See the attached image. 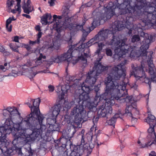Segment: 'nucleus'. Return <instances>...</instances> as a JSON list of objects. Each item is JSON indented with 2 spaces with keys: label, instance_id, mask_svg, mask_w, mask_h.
Masks as SVG:
<instances>
[{
  "label": "nucleus",
  "instance_id": "obj_1",
  "mask_svg": "<svg viewBox=\"0 0 156 156\" xmlns=\"http://www.w3.org/2000/svg\"><path fill=\"white\" fill-rule=\"evenodd\" d=\"M147 5V2L146 0H123V2L117 7L115 5L113 9L114 15H115L117 16H119V18H124L125 21L126 17L133 18V20L132 23L133 26L129 29L125 27L123 29L125 28H127L129 30L128 34L129 35L132 34L133 31L134 33H137L138 35L133 36L131 39V42L133 43L141 44L140 49L136 46H129L126 44L127 40L125 42V44L129 46V50L124 55L128 54V56H129L132 58L136 59L140 57V59H142L141 62V67L138 66L136 63L131 64L132 70L130 74V76H134V74L132 73L133 71L132 67L133 64L136 65L137 68H142L143 71H144V69L146 70V68L145 67L147 63L148 66V69L150 67V64H153L152 57L153 51H147L152 40L151 36L143 31L141 27V25L140 23L133 24L134 19H140L144 23L145 26L152 27L153 28L156 29V24L151 18L147 17V14L145 13L147 11H144V8L146 7ZM124 38L127 39L125 37L122 39Z\"/></svg>",
  "mask_w": 156,
  "mask_h": 156
},
{
  "label": "nucleus",
  "instance_id": "obj_2",
  "mask_svg": "<svg viewBox=\"0 0 156 156\" xmlns=\"http://www.w3.org/2000/svg\"><path fill=\"white\" fill-rule=\"evenodd\" d=\"M30 102L26 103L30 108L31 112L24 117H22L16 109L10 107H8L10 112V118L7 119L4 123V125L1 126L0 130H3L5 134H10L12 132H20L16 131L15 128V125H19L22 126V123L27 124L29 126H33V129L35 127L34 123L36 114L39 112V107L41 100L39 98L35 99H30ZM32 129H29L31 131Z\"/></svg>",
  "mask_w": 156,
  "mask_h": 156
},
{
  "label": "nucleus",
  "instance_id": "obj_3",
  "mask_svg": "<svg viewBox=\"0 0 156 156\" xmlns=\"http://www.w3.org/2000/svg\"><path fill=\"white\" fill-rule=\"evenodd\" d=\"M106 0L103 1H100L99 5L100 6L97 8L93 12L92 14L93 18V21L92 23V25L89 27V32H86L83 29V26L85 24L87 19L83 16L82 19V23L80 25L78 24L76 22H74L73 24H76L78 25L82 26L81 29H79L75 31L73 30H70L71 33H74L79 30H82L83 32L82 35L87 37L89 33L93 30L97 26H99L101 23H104L107 20L109 19L114 15L113 13V9L115 7V4L114 3L111 2H109L108 4H105L106 3Z\"/></svg>",
  "mask_w": 156,
  "mask_h": 156
},
{
  "label": "nucleus",
  "instance_id": "obj_4",
  "mask_svg": "<svg viewBox=\"0 0 156 156\" xmlns=\"http://www.w3.org/2000/svg\"><path fill=\"white\" fill-rule=\"evenodd\" d=\"M126 62L125 60L124 62L112 68L111 73L105 80L106 87L105 93L101 95L100 94L99 91L100 90V84L94 86V89L96 94L95 97L99 99V102H101V100L105 101V99L111 98L116 82L122 77L123 79L125 78L126 76V72L124 68V65Z\"/></svg>",
  "mask_w": 156,
  "mask_h": 156
},
{
  "label": "nucleus",
  "instance_id": "obj_5",
  "mask_svg": "<svg viewBox=\"0 0 156 156\" xmlns=\"http://www.w3.org/2000/svg\"><path fill=\"white\" fill-rule=\"evenodd\" d=\"M39 112L36 115L34 119V123L35 127L34 129H31L34 135L37 138L39 136L43 138L46 141H49V137L53 131H59L60 130V124L56 123V119L55 122L53 121H49L48 122L49 125V127L46 129V126L43 123V120L45 117L43 115L41 114L39 109Z\"/></svg>",
  "mask_w": 156,
  "mask_h": 156
},
{
  "label": "nucleus",
  "instance_id": "obj_6",
  "mask_svg": "<svg viewBox=\"0 0 156 156\" xmlns=\"http://www.w3.org/2000/svg\"><path fill=\"white\" fill-rule=\"evenodd\" d=\"M15 130L20 132L12 133L14 137L12 144L15 148V152L17 153L18 156H23V155L21 148L18 147L20 144L23 142H31L35 140L37 137L33 132L30 134L27 133L29 129H33V126H29L27 124L23 123H22V126H19L18 124L15 125Z\"/></svg>",
  "mask_w": 156,
  "mask_h": 156
},
{
  "label": "nucleus",
  "instance_id": "obj_7",
  "mask_svg": "<svg viewBox=\"0 0 156 156\" xmlns=\"http://www.w3.org/2000/svg\"><path fill=\"white\" fill-rule=\"evenodd\" d=\"M127 39L124 38L123 39H120L119 37H113L110 41H103V42L98 43L99 48L97 49L96 53L98 56V61L99 62L103 57V55H100L101 51L102 50L103 48L106 45H111L112 47L115 48L114 49L115 54L113 58L115 59H119L121 57H124V55L129 50V46L125 44Z\"/></svg>",
  "mask_w": 156,
  "mask_h": 156
},
{
  "label": "nucleus",
  "instance_id": "obj_8",
  "mask_svg": "<svg viewBox=\"0 0 156 156\" xmlns=\"http://www.w3.org/2000/svg\"><path fill=\"white\" fill-rule=\"evenodd\" d=\"M108 67L103 66L101 62L96 63L92 70L90 71L87 74V78L85 82H83L81 85V89L82 91L81 96L85 95V98H88V94L91 90H93V86L96 82L98 76L102 72L107 70Z\"/></svg>",
  "mask_w": 156,
  "mask_h": 156
},
{
  "label": "nucleus",
  "instance_id": "obj_9",
  "mask_svg": "<svg viewBox=\"0 0 156 156\" xmlns=\"http://www.w3.org/2000/svg\"><path fill=\"white\" fill-rule=\"evenodd\" d=\"M115 16L117 17V20L114 23L112 27L110 28V30L102 29L98 32V34H99L101 41H106V39L108 37H110L112 36V39L114 37L116 38L118 37L114 35V34L116 32L123 30V28L125 27H126L129 29L133 26L132 24V22L133 20V18L126 17L125 21L124 18H119V16H116L115 14L113 16Z\"/></svg>",
  "mask_w": 156,
  "mask_h": 156
},
{
  "label": "nucleus",
  "instance_id": "obj_10",
  "mask_svg": "<svg viewBox=\"0 0 156 156\" xmlns=\"http://www.w3.org/2000/svg\"><path fill=\"white\" fill-rule=\"evenodd\" d=\"M81 93L78 97H75L74 102V106L71 112V114L74 116V121L77 125L80 124L82 122L88 120L90 117L89 115L91 112L88 111L87 112L85 110V106L84 105L85 102V95L82 97L80 95Z\"/></svg>",
  "mask_w": 156,
  "mask_h": 156
},
{
  "label": "nucleus",
  "instance_id": "obj_11",
  "mask_svg": "<svg viewBox=\"0 0 156 156\" xmlns=\"http://www.w3.org/2000/svg\"><path fill=\"white\" fill-rule=\"evenodd\" d=\"M150 65L149 69L146 68V71L151 75V79L147 76L145 73V71H143L142 68H137V66L134 64H133L132 67L133 70L132 73L134 74L136 80L137 81L140 80L142 83H147L151 88V82L156 83V69L154 64H151Z\"/></svg>",
  "mask_w": 156,
  "mask_h": 156
},
{
  "label": "nucleus",
  "instance_id": "obj_12",
  "mask_svg": "<svg viewBox=\"0 0 156 156\" xmlns=\"http://www.w3.org/2000/svg\"><path fill=\"white\" fill-rule=\"evenodd\" d=\"M127 83H125L121 81L120 79L116 83L111 98L114 100H116L118 102L122 103L126 102L127 103L130 102L133 97L128 96L127 90L126 89Z\"/></svg>",
  "mask_w": 156,
  "mask_h": 156
},
{
  "label": "nucleus",
  "instance_id": "obj_13",
  "mask_svg": "<svg viewBox=\"0 0 156 156\" xmlns=\"http://www.w3.org/2000/svg\"><path fill=\"white\" fill-rule=\"evenodd\" d=\"M69 7L68 6H65L63 7V10L62 16H57V19L60 20L62 18L64 20L62 25L66 28H68L69 30H73L75 31L79 29H81L82 26H79L76 24H73L74 22L71 21L72 18L70 17V12L69 10Z\"/></svg>",
  "mask_w": 156,
  "mask_h": 156
},
{
  "label": "nucleus",
  "instance_id": "obj_14",
  "mask_svg": "<svg viewBox=\"0 0 156 156\" xmlns=\"http://www.w3.org/2000/svg\"><path fill=\"white\" fill-rule=\"evenodd\" d=\"M105 101L99 105L98 113L100 117H105L108 114H111L112 112V106L115 102L114 100L111 98L105 99Z\"/></svg>",
  "mask_w": 156,
  "mask_h": 156
},
{
  "label": "nucleus",
  "instance_id": "obj_15",
  "mask_svg": "<svg viewBox=\"0 0 156 156\" xmlns=\"http://www.w3.org/2000/svg\"><path fill=\"white\" fill-rule=\"evenodd\" d=\"M80 49L78 47L77 48H74L72 51V56L70 62H68V65L72 64L74 66L78 61H81V62L82 64V66L85 67L87 65V61L84 55L83 51H79Z\"/></svg>",
  "mask_w": 156,
  "mask_h": 156
},
{
  "label": "nucleus",
  "instance_id": "obj_16",
  "mask_svg": "<svg viewBox=\"0 0 156 156\" xmlns=\"http://www.w3.org/2000/svg\"><path fill=\"white\" fill-rule=\"evenodd\" d=\"M77 44H75L73 46H72L67 51L62 54L57 56H52L50 60L52 62H56L59 63L64 61L70 62L72 56V51L75 47H76Z\"/></svg>",
  "mask_w": 156,
  "mask_h": 156
},
{
  "label": "nucleus",
  "instance_id": "obj_17",
  "mask_svg": "<svg viewBox=\"0 0 156 156\" xmlns=\"http://www.w3.org/2000/svg\"><path fill=\"white\" fill-rule=\"evenodd\" d=\"M146 122L149 124L150 127L147 130L148 139H151L153 140L152 144L156 142V134L154 130V125L156 121L155 116L151 114H148L147 118L146 119Z\"/></svg>",
  "mask_w": 156,
  "mask_h": 156
},
{
  "label": "nucleus",
  "instance_id": "obj_18",
  "mask_svg": "<svg viewBox=\"0 0 156 156\" xmlns=\"http://www.w3.org/2000/svg\"><path fill=\"white\" fill-rule=\"evenodd\" d=\"M89 94V93H88V98L87 99L85 100V102L84 104V105L85 106V108L86 107L87 108L90 110V112H92L91 113H93L92 109L93 108L95 109L96 106L97 105H99L102 102V100L101 102H99L100 101L97 97H95L93 99L92 98H90Z\"/></svg>",
  "mask_w": 156,
  "mask_h": 156
},
{
  "label": "nucleus",
  "instance_id": "obj_19",
  "mask_svg": "<svg viewBox=\"0 0 156 156\" xmlns=\"http://www.w3.org/2000/svg\"><path fill=\"white\" fill-rule=\"evenodd\" d=\"M97 43V41L94 40L93 38L90 39L89 41L86 43H82L78 47L79 49V51H83L84 56L86 57H88L90 56V50L89 47L92 45Z\"/></svg>",
  "mask_w": 156,
  "mask_h": 156
},
{
  "label": "nucleus",
  "instance_id": "obj_20",
  "mask_svg": "<svg viewBox=\"0 0 156 156\" xmlns=\"http://www.w3.org/2000/svg\"><path fill=\"white\" fill-rule=\"evenodd\" d=\"M85 136L89 144V147L91 150L94 147L95 145H96L97 148H98L101 144V143L99 144L98 142L97 137L94 136L92 132H89Z\"/></svg>",
  "mask_w": 156,
  "mask_h": 156
},
{
  "label": "nucleus",
  "instance_id": "obj_21",
  "mask_svg": "<svg viewBox=\"0 0 156 156\" xmlns=\"http://www.w3.org/2000/svg\"><path fill=\"white\" fill-rule=\"evenodd\" d=\"M62 147L66 148L69 147L71 153L69 154V156H81V154L80 153V149H78V147L72 144L70 140H69L66 144H62Z\"/></svg>",
  "mask_w": 156,
  "mask_h": 156
},
{
  "label": "nucleus",
  "instance_id": "obj_22",
  "mask_svg": "<svg viewBox=\"0 0 156 156\" xmlns=\"http://www.w3.org/2000/svg\"><path fill=\"white\" fill-rule=\"evenodd\" d=\"M61 109L62 107L60 104L55 105L52 108L51 115L50 118H48L47 119V122H49V121H53V122H55L57 116L59 114Z\"/></svg>",
  "mask_w": 156,
  "mask_h": 156
},
{
  "label": "nucleus",
  "instance_id": "obj_23",
  "mask_svg": "<svg viewBox=\"0 0 156 156\" xmlns=\"http://www.w3.org/2000/svg\"><path fill=\"white\" fill-rule=\"evenodd\" d=\"M26 66L27 67H30L31 68V69L29 70V75H28V77L31 80H33V78L39 72L35 73L33 71L32 69L34 67V66L33 65V64L30 60H29L27 61V62L25 64L22 66V68L25 69H27L28 68L25 67Z\"/></svg>",
  "mask_w": 156,
  "mask_h": 156
},
{
  "label": "nucleus",
  "instance_id": "obj_24",
  "mask_svg": "<svg viewBox=\"0 0 156 156\" xmlns=\"http://www.w3.org/2000/svg\"><path fill=\"white\" fill-rule=\"evenodd\" d=\"M75 133V132H73L72 135L70 136L69 135V132L68 130L67 131L63 130L62 132V137L61 138L59 142L62 145V143L66 144V142H68L69 140H70Z\"/></svg>",
  "mask_w": 156,
  "mask_h": 156
},
{
  "label": "nucleus",
  "instance_id": "obj_25",
  "mask_svg": "<svg viewBox=\"0 0 156 156\" xmlns=\"http://www.w3.org/2000/svg\"><path fill=\"white\" fill-rule=\"evenodd\" d=\"M67 71L68 69L67 67L66 69V74L65 78V82L66 84H70V86L73 87L75 85L74 81L76 80V78L74 76H71L69 75Z\"/></svg>",
  "mask_w": 156,
  "mask_h": 156
},
{
  "label": "nucleus",
  "instance_id": "obj_26",
  "mask_svg": "<svg viewBox=\"0 0 156 156\" xmlns=\"http://www.w3.org/2000/svg\"><path fill=\"white\" fill-rule=\"evenodd\" d=\"M31 3V2L30 0H27L26 3L25 1L24 2V4L22 6L24 12L29 14L34 10L33 6L30 5Z\"/></svg>",
  "mask_w": 156,
  "mask_h": 156
},
{
  "label": "nucleus",
  "instance_id": "obj_27",
  "mask_svg": "<svg viewBox=\"0 0 156 156\" xmlns=\"http://www.w3.org/2000/svg\"><path fill=\"white\" fill-rule=\"evenodd\" d=\"M72 87L70 86V84H65L63 85H62L60 88L62 91L61 94L59 95L58 97L60 100L63 99L64 98V95L65 94H66L68 90L71 88Z\"/></svg>",
  "mask_w": 156,
  "mask_h": 156
},
{
  "label": "nucleus",
  "instance_id": "obj_28",
  "mask_svg": "<svg viewBox=\"0 0 156 156\" xmlns=\"http://www.w3.org/2000/svg\"><path fill=\"white\" fill-rule=\"evenodd\" d=\"M53 20L55 21L56 23L54 25L55 30L57 31L58 34H60L61 30L62 29V23L59 22V21L57 20V16L54 15L53 16Z\"/></svg>",
  "mask_w": 156,
  "mask_h": 156
},
{
  "label": "nucleus",
  "instance_id": "obj_29",
  "mask_svg": "<svg viewBox=\"0 0 156 156\" xmlns=\"http://www.w3.org/2000/svg\"><path fill=\"white\" fill-rule=\"evenodd\" d=\"M2 133V135H0V156H2V154H4V153L1 147L5 145L7 141L6 138L7 134H5V133Z\"/></svg>",
  "mask_w": 156,
  "mask_h": 156
},
{
  "label": "nucleus",
  "instance_id": "obj_30",
  "mask_svg": "<svg viewBox=\"0 0 156 156\" xmlns=\"http://www.w3.org/2000/svg\"><path fill=\"white\" fill-rule=\"evenodd\" d=\"M122 116L121 113H116L111 119L107 120V122L109 125L112 126L114 128L117 119L119 118H121Z\"/></svg>",
  "mask_w": 156,
  "mask_h": 156
},
{
  "label": "nucleus",
  "instance_id": "obj_31",
  "mask_svg": "<svg viewBox=\"0 0 156 156\" xmlns=\"http://www.w3.org/2000/svg\"><path fill=\"white\" fill-rule=\"evenodd\" d=\"M16 1L17 2V4L14 7L15 9H11V12L13 14H15L16 13V12H17L18 14L20 15L21 12L20 4L21 0H16Z\"/></svg>",
  "mask_w": 156,
  "mask_h": 156
},
{
  "label": "nucleus",
  "instance_id": "obj_32",
  "mask_svg": "<svg viewBox=\"0 0 156 156\" xmlns=\"http://www.w3.org/2000/svg\"><path fill=\"white\" fill-rule=\"evenodd\" d=\"M5 147L6 149V151L4 152V155L5 156H10V155L14 154V152H15V148L14 149L13 147H11L8 148L5 146Z\"/></svg>",
  "mask_w": 156,
  "mask_h": 156
},
{
  "label": "nucleus",
  "instance_id": "obj_33",
  "mask_svg": "<svg viewBox=\"0 0 156 156\" xmlns=\"http://www.w3.org/2000/svg\"><path fill=\"white\" fill-rule=\"evenodd\" d=\"M147 140H148V142L147 143V144H145V145H142L141 144H140L141 142H140V141L139 140L137 141V143L138 144H140V147H143V148H144V147H147L148 146H150L152 144H156V142H154V143H153L152 144H151V143L153 142V140H152L151 139H148V138H147Z\"/></svg>",
  "mask_w": 156,
  "mask_h": 156
},
{
  "label": "nucleus",
  "instance_id": "obj_34",
  "mask_svg": "<svg viewBox=\"0 0 156 156\" xmlns=\"http://www.w3.org/2000/svg\"><path fill=\"white\" fill-rule=\"evenodd\" d=\"M50 17V18H51V16H49V15L48 13H46L45 15L42 18H41V22L43 24L47 25L48 23L47 20Z\"/></svg>",
  "mask_w": 156,
  "mask_h": 156
},
{
  "label": "nucleus",
  "instance_id": "obj_35",
  "mask_svg": "<svg viewBox=\"0 0 156 156\" xmlns=\"http://www.w3.org/2000/svg\"><path fill=\"white\" fill-rule=\"evenodd\" d=\"M3 116L5 117L6 120L7 119L10 118V112L9 109H8V107L6 109L3 110Z\"/></svg>",
  "mask_w": 156,
  "mask_h": 156
},
{
  "label": "nucleus",
  "instance_id": "obj_36",
  "mask_svg": "<svg viewBox=\"0 0 156 156\" xmlns=\"http://www.w3.org/2000/svg\"><path fill=\"white\" fill-rule=\"evenodd\" d=\"M87 144L89 145V144L85 136H82L81 137V145H82L84 147V146Z\"/></svg>",
  "mask_w": 156,
  "mask_h": 156
},
{
  "label": "nucleus",
  "instance_id": "obj_37",
  "mask_svg": "<svg viewBox=\"0 0 156 156\" xmlns=\"http://www.w3.org/2000/svg\"><path fill=\"white\" fill-rule=\"evenodd\" d=\"M73 103V102L72 101L70 103H69L68 101H66V100H65L64 103V106H63V108L62 110H65V108H66L67 110L69 109L71 107V105Z\"/></svg>",
  "mask_w": 156,
  "mask_h": 156
},
{
  "label": "nucleus",
  "instance_id": "obj_38",
  "mask_svg": "<svg viewBox=\"0 0 156 156\" xmlns=\"http://www.w3.org/2000/svg\"><path fill=\"white\" fill-rule=\"evenodd\" d=\"M15 2L14 0H7L6 2V5L8 8L9 9H11V7L12 6L13 4Z\"/></svg>",
  "mask_w": 156,
  "mask_h": 156
},
{
  "label": "nucleus",
  "instance_id": "obj_39",
  "mask_svg": "<svg viewBox=\"0 0 156 156\" xmlns=\"http://www.w3.org/2000/svg\"><path fill=\"white\" fill-rule=\"evenodd\" d=\"M106 54L108 56H111L112 55V52L111 49L107 48L105 49Z\"/></svg>",
  "mask_w": 156,
  "mask_h": 156
},
{
  "label": "nucleus",
  "instance_id": "obj_40",
  "mask_svg": "<svg viewBox=\"0 0 156 156\" xmlns=\"http://www.w3.org/2000/svg\"><path fill=\"white\" fill-rule=\"evenodd\" d=\"M93 38L94 39V40L95 41V42L97 41V43L98 42L100 41H101V38L100 37L99 34H98V33Z\"/></svg>",
  "mask_w": 156,
  "mask_h": 156
},
{
  "label": "nucleus",
  "instance_id": "obj_41",
  "mask_svg": "<svg viewBox=\"0 0 156 156\" xmlns=\"http://www.w3.org/2000/svg\"><path fill=\"white\" fill-rule=\"evenodd\" d=\"M132 108V106L131 105L127 106L125 109V112L126 113L129 114V115L131 116L132 117V114L131 112H130V110L129 109V108Z\"/></svg>",
  "mask_w": 156,
  "mask_h": 156
},
{
  "label": "nucleus",
  "instance_id": "obj_42",
  "mask_svg": "<svg viewBox=\"0 0 156 156\" xmlns=\"http://www.w3.org/2000/svg\"><path fill=\"white\" fill-rule=\"evenodd\" d=\"M61 154H62V156H69L68 155L67 150H66L65 149H64V150L62 151Z\"/></svg>",
  "mask_w": 156,
  "mask_h": 156
},
{
  "label": "nucleus",
  "instance_id": "obj_43",
  "mask_svg": "<svg viewBox=\"0 0 156 156\" xmlns=\"http://www.w3.org/2000/svg\"><path fill=\"white\" fill-rule=\"evenodd\" d=\"M42 33L41 31L39 32L37 35V41H39L40 42V38L41 37L42 35Z\"/></svg>",
  "mask_w": 156,
  "mask_h": 156
},
{
  "label": "nucleus",
  "instance_id": "obj_44",
  "mask_svg": "<svg viewBox=\"0 0 156 156\" xmlns=\"http://www.w3.org/2000/svg\"><path fill=\"white\" fill-rule=\"evenodd\" d=\"M19 73L18 71L12 70V71L11 76L16 77L18 76Z\"/></svg>",
  "mask_w": 156,
  "mask_h": 156
},
{
  "label": "nucleus",
  "instance_id": "obj_45",
  "mask_svg": "<svg viewBox=\"0 0 156 156\" xmlns=\"http://www.w3.org/2000/svg\"><path fill=\"white\" fill-rule=\"evenodd\" d=\"M37 41V40H36L35 41H33L30 40L29 42V44L30 45H31V44L34 45L36 44H39L40 43V42H39V41L38 42Z\"/></svg>",
  "mask_w": 156,
  "mask_h": 156
},
{
  "label": "nucleus",
  "instance_id": "obj_46",
  "mask_svg": "<svg viewBox=\"0 0 156 156\" xmlns=\"http://www.w3.org/2000/svg\"><path fill=\"white\" fill-rule=\"evenodd\" d=\"M48 88L49 89V91L50 92H52L54 91L55 89L54 87L52 85H49L48 86Z\"/></svg>",
  "mask_w": 156,
  "mask_h": 156
},
{
  "label": "nucleus",
  "instance_id": "obj_47",
  "mask_svg": "<svg viewBox=\"0 0 156 156\" xmlns=\"http://www.w3.org/2000/svg\"><path fill=\"white\" fill-rule=\"evenodd\" d=\"M12 21V20H11V17H10L6 20V26L8 27V25H9Z\"/></svg>",
  "mask_w": 156,
  "mask_h": 156
},
{
  "label": "nucleus",
  "instance_id": "obj_48",
  "mask_svg": "<svg viewBox=\"0 0 156 156\" xmlns=\"http://www.w3.org/2000/svg\"><path fill=\"white\" fill-rule=\"evenodd\" d=\"M6 27L7 31L9 32H10L12 30V25H8V27L6 25Z\"/></svg>",
  "mask_w": 156,
  "mask_h": 156
},
{
  "label": "nucleus",
  "instance_id": "obj_49",
  "mask_svg": "<svg viewBox=\"0 0 156 156\" xmlns=\"http://www.w3.org/2000/svg\"><path fill=\"white\" fill-rule=\"evenodd\" d=\"M19 38L18 36H15L13 37V39L12 41L16 42H19Z\"/></svg>",
  "mask_w": 156,
  "mask_h": 156
},
{
  "label": "nucleus",
  "instance_id": "obj_50",
  "mask_svg": "<svg viewBox=\"0 0 156 156\" xmlns=\"http://www.w3.org/2000/svg\"><path fill=\"white\" fill-rule=\"evenodd\" d=\"M34 152V150L31 149H30V150L28 151L29 154L28 156H32Z\"/></svg>",
  "mask_w": 156,
  "mask_h": 156
},
{
  "label": "nucleus",
  "instance_id": "obj_51",
  "mask_svg": "<svg viewBox=\"0 0 156 156\" xmlns=\"http://www.w3.org/2000/svg\"><path fill=\"white\" fill-rule=\"evenodd\" d=\"M85 130L84 129H83L81 132H80L79 134V135L81 136L82 137V136H85L84 135Z\"/></svg>",
  "mask_w": 156,
  "mask_h": 156
},
{
  "label": "nucleus",
  "instance_id": "obj_52",
  "mask_svg": "<svg viewBox=\"0 0 156 156\" xmlns=\"http://www.w3.org/2000/svg\"><path fill=\"white\" fill-rule=\"evenodd\" d=\"M25 45L24 48L26 49L28 51H29L31 47L29 46L28 44H24Z\"/></svg>",
  "mask_w": 156,
  "mask_h": 156
},
{
  "label": "nucleus",
  "instance_id": "obj_53",
  "mask_svg": "<svg viewBox=\"0 0 156 156\" xmlns=\"http://www.w3.org/2000/svg\"><path fill=\"white\" fill-rule=\"evenodd\" d=\"M149 156H156V153L154 151H152L149 154Z\"/></svg>",
  "mask_w": 156,
  "mask_h": 156
},
{
  "label": "nucleus",
  "instance_id": "obj_54",
  "mask_svg": "<svg viewBox=\"0 0 156 156\" xmlns=\"http://www.w3.org/2000/svg\"><path fill=\"white\" fill-rule=\"evenodd\" d=\"M28 14H22V16H23L27 18L30 19L31 18L30 16L28 15Z\"/></svg>",
  "mask_w": 156,
  "mask_h": 156
},
{
  "label": "nucleus",
  "instance_id": "obj_55",
  "mask_svg": "<svg viewBox=\"0 0 156 156\" xmlns=\"http://www.w3.org/2000/svg\"><path fill=\"white\" fill-rule=\"evenodd\" d=\"M35 30L39 32L41 31V28L39 25H37L35 27Z\"/></svg>",
  "mask_w": 156,
  "mask_h": 156
},
{
  "label": "nucleus",
  "instance_id": "obj_56",
  "mask_svg": "<svg viewBox=\"0 0 156 156\" xmlns=\"http://www.w3.org/2000/svg\"><path fill=\"white\" fill-rule=\"evenodd\" d=\"M54 0H49L48 2L50 4V5L52 6L54 5Z\"/></svg>",
  "mask_w": 156,
  "mask_h": 156
},
{
  "label": "nucleus",
  "instance_id": "obj_57",
  "mask_svg": "<svg viewBox=\"0 0 156 156\" xmlns=\"http://www.w3.org/2000/svg\"><path fill=\"white\" fill-rule=\"evenodd\" d=\"M12 50L14 52H16L20 53L18 48H16V47H15L14 48L12 49Z\"/></svg>",
  "mask_w": 156,
  "mask_h": 156
},
{
  "label": "nucleus",
  "instance_id": "obj_58",
  "mask_svg": "<svg viewBox=\"0 0 156 156\" xmlns=\"http://www.w3.org/2000/svg\"><path fill=\"white\" fill-rule=\"evenodd\" d=\"M0 69L4 72L7 69L5 68V66L3 65H0Z\"/></svg>",
  "mask_w": 156,
  "mask_h": 156
},
{
  "label": "nucleus",
  "instance_id": "obj_59",
  "mask_svg": "<svg viewBox=\"0 0 156 156\" xmlns=\"http://www.w3.org/2000/svg\"><path fill=\"white\" fill-rule=\"evenodd\" d=\"M92 4V2H88L87 3H86L84 7H90V6Z\"/></svg>",
  "mask_w": 156,
  "mask_h": 156
},
{
  "label": "nucleus",
  "instance_id": "obj_60",
  "mask_svg": "<svg viewBox=\"0 0 156 156\" xmlns=\"http://www.w3.org/2000/svg\"><path fill=\"white\" fill-rule=\"evenodd\" d=\"M149 94V93L146 94L145 96V97L146 98V101H147V102H148V101Z\"/></svg>",
  "mask_w": 156,
  "mask_h": 156
},
{
  "label": "nucleus",
  "instance_id": "obj_61",
  "mask_svg": "<svg viewBox=\"0 0 156 156\" xmlns=\"http://www.w3.org/2000/svg\"><path fill=\"white\" fill-rule=\"evenodd\" d=\"M39 56L42 58L45 59L46 58V57L45 55H43L42 53H40L39 55Z\"/></svg>",
  "mask_w": 156,
  "mask_h": 156
},
{
  "label": "nucleus",
  "instance_id": "obj_62",
  "mask_svg": "<svg viewBox=\"0 0 156 156\" xmlns=\"http://www.w3.org/2000/svg\"><path fill=\"white\" fill-rule=\"evenodd\" d=\"M87 37H85L84 36L82 35L81 41L84 42L86 39Z\"/></svg>",
  "mask_w": 156,
  "mask_h": 156
},
{
  "label": "nucleus",
  "instance_id": "obj_63",
  "mask_svg": "<svg viewBox=\"0 0 156 156\" xmlns=\"http://www.w3.org/2000/svg\"><path fill=\"white\" fill-rule=\"evenodd\" d=\"M5 51V48L2 47L0 48V51L1 52H4Z\"/></svg>",
  "mask_w": 156,
  "mask_h": 156
},
{
  "label": "nucleus",
  "instance_id": "obj_64",
  "mask_svg": "<svg viewBox=\"0 0 156 156\" xmlns=\"http://www.w3.org/2000/svg\"><path fill=\"white\" fill-rule=\"evenodd\" d=\"M9 47L10 48L12 49L15 47L14 46L13 44H10L9 45Z\"/></svg>",
  "mask_w": 156,
  "mask_h": 156
}]
</instances>
